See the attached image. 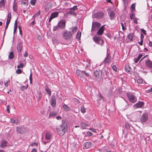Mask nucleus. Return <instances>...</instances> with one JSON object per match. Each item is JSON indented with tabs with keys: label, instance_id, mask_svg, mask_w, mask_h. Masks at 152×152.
Listing matches in <instances>:
<instances>
[{
	"label": "nucleus",
	"instance_id": "f257e3e1",
	"mask_svg": "<svg viewBox=\"0 0 152 152\" xmlns=\"http://www.w3.org/2000/svg\"><path fill=\"white\" fill-rule=\"evenodd\" d=\"M57 131L58 134L60 136H62L65 134L67 130V126L66 124H62L58 126L57 128Z\"/></svg>",
	"mask_w": 152,
	"mask_h": 152
},
{
	"label": "nucleus",
	"instance_id": "f03ea898",
	"mask_svg": "<svg viewBox=\"0 0 152 152\" xmlns=\"http://www.w3.org/2000/svg\"><path fill=\"white\" fill-rule=\"evenodd\" d=\"M62 35L63 38L66 40H69L72 37V33L70 31L66 30H64L63 31Z\"/></svg>",
	"mask_w": 152,
	"mask_h": 152
},
{
	"label": "nucleus",
	"instance_id": "7ed1b4c3",
	"mask_svg": "<svg viewBox=\"0 0 152 152\" xmlns=\"http://www.w3.org/2000/svg\"><path fill=\"white\" fill-rule=\"evenodd\" d=\"M77 74L81 78H84L85 75L88 77L90 76V74L86 72L85 71H80V70L77 69L76 71Z\"/></svg>",
	"mask_w": 152,
	"mask_h": 152
},
{
	"label": "nucleus",
	"instance_id": "20e7f679",
	"mask_svg": "<svg viewBox=\"0 0 152 152\" xmlns=\"http://www.w3.org/2000/svg\"><path fill=\"white\" fill-rule=\"evenodd\" d=\"M126 95L130 102L134 103L136 102L137 99L136 97L132 93L127 92L126 93Z\"/></svg>",
	"mask_w": 152,
	"mask_h": 152
},
{
	"label": "nucleus",
	"instance_id": "39448f33",
	"mask_svg": "<svg viewBox=\"0 0 152 152\" xmlns=\"http://www.w3.org/2000/svg\"><path fill=\"white\" fill-rule=\"evenodd\" d=\"M148 114L147 113H145L141 116L140 118V121L141 123H145L148 120Z\"/></svg>",
	"mask_w": 152,
	"mask_h": 152
},
{
	"label": "nucleus",
	"instance_id": "423d86ee",
	"mask_svg": "<svg viewBox=\"0 0 152 152\" xmlns=\"http://www.w3.org/2000/svg\"><path fill=\"white\" fill-rule=\"evenodd\" d=\"M93 39L95 42L99 45H101L103 43V41L101 37H100L96 36L93 38Z\"/></svg>",
	"mask_w": 152,
	"mask_h": 152
},
{
	"label": "nucleus",
	"instance_id": "0eeeda50",
	"mask_svg": "<svg viewBox=\"0 0 152 152\" xmlns=\"http://www.w3.org/2000/svg\"><path fill=\"white\" fill-rule=\"evenodd\" d=\"M66 21L64 20H60L58 23L57 25L59 28L64 29L65 28Z\"/></svg>",
	"mask_w": 152,
	"mask_h": 152
},
{
	"label": "nucleus",
	"instance_id": "6e6552de",
	"mask_svg": "<svg viewBox=\"0 0 152 152\" xmlns=\"http://www.w3.org/2000/svg\"><path fill=\"white\" fill-rule=\"evenodd\" d=\"M17 131L20 133L23 134L26 132V130L24 126H20L17 127Z\"/></svg>",
	"mask_w": 152,
	"mask_h": 152
},
{
	"label": "nucleus",
	"instance_id": "1a4fd4ad",
	"mask_svg": "<svg viewBox=\"0 0 152 152\" xmlns=\"http://www.w3.org/2000/svg\"><path fill=\"white\" fill-rule=\"evenodd\" d=\"M101 26L100 23L95 22L93 23L92 24V30L95 31Z\"/></svg>",
	"mask_w": 152,
	"mask_h": 152
},
{
	"label": "nucleus",
	"instance_id": "9d476101",
	"mask_svg": "<svg viewBox=\"0 0 152 152\" xmlns=\"http://www.w3.org/2000/svg\"><path fill=\"white\" fill-rule=\"evenodd\" d=\"M93 74L96 78H99L101 77L102 72L99 70H96L94 72Z\"/></svg>",
	"mask_w": 152,
	"mask_h": 152
},
{
	"label": "nucleus",
	"instance_id": "9b49d317",
	"mask_svg": "<svg viewBox=\"0 0 152 152\" xmlns=\"http://www.w3.org/2000/svg\"><path fill=\"white\" fill-rule=\"evenodd\" d=\"M144 105V103L142 102H138L133 106L134 108H140Z\"/></svg>",
	"mask_w": 152,
	"mask_h": 152
},
{
	"label": "nucleus",
	"instance_id": "f8f14e48",
	"mask_svg": "<svg viewBox=\"0 0 152 152\" xmlns=\"http://www.w3.org/2000/svg\"><path fill=\"white\" fill-rule=\"evenodd\" d=\"M104 14L102 12H98L95 13L94 15V17L96 18L99 19L103 17Z\"/></svg>",
	"mask_w": 152,
	"mask_h": 152
},
{
	"label": "nucleus",
	"instance_id": "ddd939ff",
	"mask_svg": "<svg viewBox=\"0 0 152 152\" xmlns=\"http://www.w3.org/2000/svg\"><path fill=\"white\" fill-rule=\"evenodd\" d=\"M52 137V134L50 132H47L45 134V138L48 140H50Z\"/></svg>",
	"mask_w": 152,
	"mask_h": 152
},
{
	"label": "nucleus",
	"instance_id": "4468645a",
	"mask_svg": "<svg viewBox=\"0 0 152 152\" xmlns=\"http://www.w3.org/2000/svg\"><path fill=\"white\" fill-rule=\"evenodd\" d=\"M50 104L52 107H54L56 106V99L55 96H52L50 100Z\"/></svg>",
	"mask_w": 152,
	"mask_h": 152
},
{
	"label": "nucleus",
	"instance_id": "2eb2a0df",
	"mask_svg": "<svg viewBox=\"0 0 152 152\" xmlns=\"http://www.w3.org/2000/svg\"><path fill=\"white\" fill-rule=\"evenodd\" d=\"M58 13L57 12H54L52 13L49 18V22H50L53 19L58 17Z\"/></svg>",
	"mask_w": 152,
	"mask_h": 152
},
{
	"label": "nucleus",
	"instance_id": "dca6fc26",
	"mask_svg": "<svg viewBox=\"0 0 152 152\" xmlns=\"http://www.w3.org/2000/svg\"><path fill=\"white\" fill-rule=\"evenodd\" d=\"M23 41H20L18 43L17 46V48L18 51L19 52H20L21 51V50L22 48L23 45L22 43Z\"/></svg>",
	"mask_w": 152,
	"mask_h": 152
},
{
	"label": "nucleus",
	"instance_id": "f3484780",
	"mask_svg": "<svg viewBox=\"0 0 152 152\" xmlns=\"http://www.w3.org/2000/svg\"><path fill=\"white\" fill-rule=\"evenodd\" d=\"M145 64L147 67L152 69V62L150 60H146Z\"/></svg>",
	"mask_w": 152,
	"mask_h": 152
},
{
	"label": "nucleus",
	"instance_id": "a211bd4d",
	"mask_svg": "<svg viewBox=\"0 0 152 152\" xmlns=\"http://www.w3.org/2000/svg\"><path fill=\"white\" fill-rule=\"evenodd\" d=\"M7 143L5 140H3L1 143L0 147L1 148H4L6 147L7 145Z\"/></svg>",
	"mask_w": 152,
	"mask_h": 152
},
{
	"label": "nucleus",
	"instance_id": "6ab92c4d",
	"mask_svg": "<svg viewBox=\"0 0 152 152\" xmlns=\"http://www.w3.org/2000/svg\"><path fill=\"white\" fill-rule=\"evenodd\" d=\"M104 28L103 27V26H102L99 29L98 31L97 32V34L99 35H102L104 32Z\"/></svg>",
	"mask_w": 152,
	"mask_h": 152
},
{
	"label": "nucleus",
	"instance_id": "aec40b11",
	"mask_svg": "<svg viewBox=\"0 0 152 152\" xmlns=\"http://www.w3.org/2000/svg\"><path fill=\"white\" fill-rule=\"evenodd\" d=\"M10 122L13 124H17L18 123V120L17 118H13L10 120Z\"/></svg>",
	"mask_w": 152,
	"mask_h": 152
},
{
	"label": "nucleus",
	"instance_id": "412c9836",
	"mask_svg": "<svg viewBox=\"0 0 152 152\" xmlns=\"http://www.w3.org/2000/svg\"><path fill=\"white\" fill-rule=\"evenodd\" d=\"M57 114V112L56 111H53L51 112L49 116V118H52L56 116Z\"/></svg>",
	"mask_w": 152,
	"mask_h": 152
},
{
	"label": "nucleus",
	"instance_id": "4be33fe9",
	"mask_svg": "<svg viewBox=\"0 0 152 152\" xmlns=\"http://www.w3.org/2000/svg\"><path fill=\"white\" fill-rule=\"evenodd\" d=\"M70 29L72 31H70L72 33V35L77 31V27L76 26L74 27H72L70 28Z\"/></svg>",
	"mask_w": 152,
	"mask_h": 152
},
{
	"label": "nucleus",
	"instance_id": "5701e85b",
	"mask_svg": "<svg viewBox=\"0 0 152 152\" xmlns=\"http://www.w3.org/2000/svg\"><path fill=\"white\" fill-rule=\"evenodd\" d=\"M134 35L133 34L131 33L129 34L128 36V38L130 40V42H132L133 41V38Z\"/></svg>",
	"mask_w": 152,
	"mask_h": 152
},
{
	"label": "nucleus",
	"instance_id": "b1692460",
	"mask_svg": "<svg viewBox=\"0 0 152 152\" xmlns=\"http://www.w3.org/2000/svg\"><path fill=\"white\" fill-rule=\"evenodd\" d=\"M90 60H87L86 62H84L83 64L84 66H85V69L87 68L89 66L90 64Z\"/></svg>",
	"mask_w": 152,
	"mask_h": 152
},
{
	"label": "nucleus",
	"instance_id": "393cba45",
	"mask_svg": "<svg viewBox=\"0 0 152 152\" xmlns=\"http://www.w3.org/2000/svg\"><path fill=\"white\" fill-rule=\"evenodd\" d=\"M110 59V56L109 54H107V56L104 60V62L105 63H108Z\"/></svg>",
	"mask_w": 152,
	"mask_h": 152
},
{
	"label": "nucleus",
	"instance_id": "a878e982",
	"mask_svg": "<svg viewBox=\"0 0 152 152\" xmlns=\"http://www.w3.org/2000/svg\"><path fill=\"white\" fill-rule=\"evenodd\" d=\"M81 126L82 127V129H86V127L88 125L86 124V123L83 122L81 123Z\"/></svg>",
	"mask_w": 152,
	"mask_h": 152
},
{
	"label": "nucleus",
	"instance_id": "bb28decb",
	"mask_svg": "<svg viewBox=\"0 0 152 152\" xmlns=\"http://www.w3.org/2000/svg\"><path fill=\"white\" fill-rule=\"evenodd\" d=\"M110 17L111 20H113L115 17V14L114 12L111 11L110 14Z\"/></svg>",
	"mask_w": 152,
	"mask_h": 152
},
{
	"label": "nucleus",
	"instance_id": "cd10ccee",
	"mask_svg": "<svg viewBox=\"0 0 152 152\" xmlns=\"http://www.w3.org/2000/svg\"><path fill=\"white\" fill-rule=\"evenodd\" d=\"M62 107L63 109L66 111H69L70 109L69 107L67 106L66 104H63Z\"/></svg>",
	"mask_w": 152,
	"mask_h": 152
},
{
	"label": "nucleus",
	"instance_id": "c85d7f7f",
	"mask_svg": "<svg viewBox=\"0 0 152 152\" xmlns=\"http://www.w3.org/2000/svg\"><path fill=\"white\" fill-rule=\"evenodd\" d=\"M91 143L89 142H86L84 144V146L85 148H89L91 145Z\"/></svg>",
	"mask_w": 152,
	"mask_h": 152
},
{
	"label": "nucleus",
	"instance_id": "c756f323",
	"mask_svg": "<svg viewBox=\"0 0 152 152\" xmlns=\"http://www.w3.org/2000/svg\"><path fill=\"white\" fill-rule=\"evenodd\" d=\"M36 97L37 98L38 100H39L41 98L42 95L41 92L40 91H38L36 94Z\"/></svg>",
	"mask_w": 152,
	"mask_h": 152
},
{
	"label": "nucleus",
	"instance_id": "7c9ffc66",
	"mask_svg": "<svg viewBox=\"0 0 152 152\" xmlns=\"http://www.w3.org/2000/svg\"><path fill=\"white\" fill-rule=\"evenodd\" d=\"M45 90L48 94L49 96H50L51 95V91L47 86H45Z\"/></svg>",
	"mask_w": 152,
	"mask_h": 152
},
{
	"label": "nucleus",
	"instance_id": "2f4dec72",
	"mask_svg": "<svg viewBox=\"0 0 152 152\" xmlns=\"http://www.w3.org/2000/svg\"><path fill=\"white\" fill-rule=\"evenodd\" d=\"M81 36V32L80 31H78L76 35V38L78 40H80Z\"/></svg>",
	"mask_w": 152,
	"mask_h": 152
},
{
	"label": "nucleus",
	"instance_id": "473e14b6",
	"mask_svg": "<svg viewBox=\"0 0 152 152\" xmlns=\"http://www.w3.org/2000/svg\"><path fill=\"white\" fill-rule=\"evenodd\" d=\"M28 87V85L27 84L26 86H21L20 88V89L22 91H23L26 90Z\"/></svg>",
	"mask_w": 152,
	"mask_h": 152
},
{
	"label": "nucleus",
	"instance_id": "72a5a7b5",
	"mask_svg": "<svg viewBox=\"0 0 152 152\" xmlns=\"http://www.w3.org/2000/svg\"><path fill=\"white\" fill-rule=\"evenodd\" d=\"M125 70L127 72H129L131 70V68L129 65H126L125 66Z\"/></svg>",
	"mask_w": 152,
	"mask_h": 152
},
{
	"label": "nucleus",
	"instance_id": "f704fd0d",
	"mask_svg": "<svg viewBox=\"0 0 152 152\" xmlns=\"http://www.w3.org/2000/svg\"><path fill=\"white\" fill-rule=\"evenodd\" d=\"M69 13L74 16H75L76 15V13L75 12V11L72 10L71 8L70 9V11L69 12Z\"/></svg>",
	"mask_w": 152,
	"mask_h": 152
},
{
	"label": "nucleus",
	"instance_id": "c9c22d12",
	"mask_svg": "<svg viewBox=\"0 0 152 152\" xmlns=\"http://www.w3.org/2000/svg\"><path fill=\"white\" fill-rule=\"evenodd\" d=\"M40 10L38 11L33 16V18L34 19H35L37 16H38L40 15Z\"/></svg>",
	"mask_w": 152,
	"mask_h": 152
},
{
	"label": "nucleus",
	"instance_id": "e433bc0d",
	"mask_svg": "<svg viewBox=\"0 0 152 152\" xmlns=\"http://www.w3.org/2000/svg\"><path fill=\"white\" fill-rule=\"evenodd\" d=\"M14 57L13 53L12 52H11L10 53L9 56V58L10 59H12Z\"/></svg>",
	"mask_w": 152,
	"mask_h": 152
},
{
	"label": "nucleus",
	"instance_id": "4c0bfd02",
	"mask_svg": "<svg viewBox=\"0 0 152 152\" xmlns=\"http://www.w3.org/2000/svg\"><path fill=\"white\" fill-rule=\"evenodd\" d=\"M135 4H133L131 6V11L133 12L135 10Z\"/></svg>",
	"mask_w": 152,
	"mask_h": 152
},
{
	"label": "nucleus",
	"instance_id": "58836bf2",
	"mask_svg": "<svg viewBox=\"0 0 152 152\" xmlns=\"http://www.w3.org/2000/svg\"><path fill=\"white\" fill-rule=\"evenodd\" d=\"M80 111L83 113H84L86 112V109L83 105L81 107Z\"/></svg>",
	"mask_w": 152,
	"mask_h": 152
},
{
	"label": "nucleus",
	"instance_id": "ea45409f",
	"mask_svg": "<svg viewBox=\"0 0 152 152\" xmlns=\"http://www.w3.org/2000/svg\"><path fill=\"white\" fill-rule=\"evenodd\" d=\"M36 2V0H31L30 1L31 4L33 5H34Z\"/></svg>",
	"mask_w": 152,
	"mask_h": 152
},
{
	"label": "nucleus",
	"instance_id": "a19ab883",
	"mask_svg": "<svg viewBox=\"0 0 152 152\" xmlns=\"http://www.w3.org/2000/svg\"><path fill=\"white\" fill-rule=\"evenodd\" d=\"M58 28H59L58 25H57L56 26H54L53 29V31H55L57 30Z\"/></svg>",
	"mask_w": 152,
	"mask_h": 152
},
{
	"label": "nucleus",
	"instance_id": "79ce46f5",
	"mask_svg": "<svg viewBox=\"0 0 152 152\" xmlns=\"http://www.w3.org/2000/svg\"><path fill=\"white\" fill-rule=\"evenodd\" d=\"M29 79L30 80V84H31L32 83V73H31H31L30 74Z\"/></svg>",
	"mask_w": 152,
	"mask_h": 152
},
{
	"label": "nucleus",
	"instance_id": "37998d69",
	"mask_svg": "<svg viewBox=\"0 0 152 152\" xmlns=\"http://www.w3.org/2000/svg\"><path fill=\"white\" fill-rule=\"evenodd\" d=\"M125 127L127 129H129L130 127L129 123L127 122L125 123Z\"/></svg>",
	"mask_w": 152,
	"mask_h": 152
},
{
	"label": "nucleus",
	"instance_id": "c03bdc74",
	"mask_svg": "<svg viewBox=\"0 0 152 152\" xmlns=\"http://www.w3.org/2000/svg\"><path fill=\"white\" fill-rule=\"evenodd\" d=\"M144 54L142 53V54H140L137 58L138 59L140 60L143 56Z\"/></svg>",
	"mask_w": 152,
	"mask_h": 152
},
{
	"label": "nucleus",
	"instance_id": "a18cd8bd",
	"mask_svg": "<svg viewBox=\"0 0 152 152\" xmlns=\"http://www.w3.org/2000/svg\"><path fill=\"white\" fill-rule=\"evenodd\" d=\"M130 17L131 19H132L133 18H134V15L133 12L132 14H130Z\"/></svg>",
	"mask_w": 152,
	"mask_h": 152
},
{
	"label": "nucleus",
	"instance_id": "49530a36",
	"mask_svg": "<svg viewBox=\"0 0 152 152\" xmlns=\"http://www.w3.org/2000/svg\"><path fill=\"white\" fill-rule=\"evenodd\" d=\"M13 10L15 12H16L17 10V8L15 5V3H14L13 7Z\"/></svg>",
	"mask_w": 152,
	"mask_h": 152
},
{
	"label": "nucleus",
	"instance_id": "de8ad7c7",
	"mask_svg": "<svg viewBox=\"0 0 152 152\" xmlns=\"http://www.w3.org/2000/svg\"><path fill=\"white\" fill-rule=\"evenodd\" d=\"M87 136H91L92 135V133L91 132L88 131L87 132Z\"/></svg>",
	"mask_w": 152,
	"mask_h": 152
},
{
	"label": "nucleus",
	"instance_id": "09e8293b",
	"mask_svg": "<svg viewBox=\"0 0 152 152\" xmlns=\"http://www.w3.org/2000/svg\"><path fill=\"white\" fill-rule=\"evenodd\" d=\"M22 71L20 69H17L16 71V73L18 74H20L22 73Z\"/></svg>",
	"mask_w": 152,
	"mask_h": 152
},
{
	"label": "nucleus",
	"instance_id": "8fccbe9b",
	"mask_svg": "<svg viewBox=\"0 0 152 152\" xmlns=\"http://www.w3.org/2000/svg\"><path fill=\"white\" fill-rule=\"evenodd\" d=\"M23 67V64L22 63H20L19 65L17 66L18 68H22Z\"/></svg>",
	"mask_w": 152,
	"mask_h": 152
},
{
	"label": "nucleus",
	"instance_id": "3c124183",
	"mask_svg": "<svg viewBox=\"0 0 152 152\" xmlns=\"http://www.w3.org/2000/svg\"><path fill=\"white\" fill-rule=\"evenodd\" d=\"M143 39L142 38H141L140 42H138V43L141 45H142L143 44Z\"/></svg>",
	"mask_w": 152,
	"mask_h": 152
},
{
	"label": "nucleus",
	"instance_id": "603ef678",
	"mask_svg": "<svg viewBox=\"0 0 152 152\" xmlns=\"http://www.w3.org/2000/svg\"><path fill=\"white\" fill-rule=\"evenodd\" d=\"M113 69L116 72L117 71V68L114 65L112 66Z\"/></svg>",
	"mask_w": 152,
	"mask_h": 152
},
{
	"label": "nucleus",
	"instance_id": "864d4df0",
	"mask_svg": "<svg viewBox=\"0 0 152 152\" xmlns=\"http://www.w3.org/2000/svg\"><path fill=\"white\" fill-rule=\"evenodd\" d=\"M104 74H105L106 76H108L109 74V72H107L106 69H105L104 72H103Z\"/></svg>",
	"mask_w": 152,
	"mask_h": 152
},
{
	"label": "nucleus",
	"instance_id": "5fc2aeb1",
	"mask_svg": "<svg viewBox=\"0 0 152 152\" xmlns=\"http://www.w3.org/2000/svg\"><path fill=\"white\" fill-rule=\"evenodd\" d=\"M137 82L138 83L141 84L142 83V81L141 79H138L137 80Z\"/></svg>",
	"mask_w": 152,
	"mask_h": 152
},
{
	"label": "nucleus",
	"instance_id": "6e6d98bb",
	"mask_svg": "<svg viewBox=\"0 0 152 152\" xmlns=\"http://www.w3.org/2000/svg\"><path fill=\"white\" fill-rule=\"evenodd\" d=\"M141 32L145 35H146V31L145 30H144V29H141Z\"/></svg>",
	"mask_w": 152,
	"mask_h": 152
},
{
	"label": "nucleus",
	"instance_id": "4d7b16f0",
	"mask_svg": "<svg viewBox=\"0 0 152 152\" xmlns=\"http://www.w3.org/2000/svg\"><path fill=\"white\" fill-rule=\"evenodd\" d=\"M28 56V52L27 51H25L24 53L23 54V56L24 57H26Z\"/></svg>",
	"mask_w": 152,
	"mask_h": 152
},
{
	"label": "nucleus",
	"instance_id": "13d9d810",
	"mask_svg": "<svg viewBox=\"0 0 152 152\" xmlns=\"http://www.w3.org/2000/svg\"><path fill=\"white\" fill-rule=\"evenodd\" d=\"M133 22L134 23H136V24L137 23V19L136 18H134L133 19Z\"/></svg>",
	"mask_w": 152,
	"mask_h": 152
},
{
	"label": "nucleus",
	"instance_id": "bf43d9fd",
	"mask_svg": "<svg viewBox=\"0 0 152 152\" xmlns=\"http://www.w3.org/2000/svg\"><path fill=\"white\" fill-rule=\"evenodd\" d=\"M11 12H9L8 13L7 17V19H11Z\"/></svg>",
	"mask_w": 152,
	"mask_h": 152
},
{
	"label": "nucleus",
	"instance_id": "052dcab7",
	"mask_svg": "<svg viewBox=\"0 0 152 152\" xmlns=\"http://www.w3.org/2000/svg\"><path fill=\"white\" fill-rule=\"evenodd\" d=\"M31 145L32 146H38V144L36 142H34V143H32Z\"/></svg>",
	"mask_w": 152,
	"mask_h": 152
},
{
	"label": "nucleus",
	"instance_id": "680f3d73",
	"mask_svg": "<svg viewBox=\"0 0 152 152\" xmlns=\"http://www.w3.org/2000/svg\"><path fill=\"white\" fill-rule=\"evenodd\" d=\"M10 107L9 105H8L7 107V111L8 113H10V111L9 110V108Z\"/></svg>",
	"mask_w": 152,
	"mask_h": 152
},
{
	"label": "nucleus",
	"instance_id": "e2e57ef3",
	"mask_svg": "<svg viewBox=\"0 0 152 152\" xmlns=\"http://www.w3.org/2000/svg\"><path fill=\"white\" fill-rule=\"evenodd\" d=\"M89 130H90L91 131H92V132H94L96 133V132L95 129L93 128H91L89 129Z\"/></svg>",
	"mask_w": 152,
	"mask_h": 152
},
{
	"label": "nucleus",
	"instance_id": "0e129e2a",
	"mask_svg": "<svg viewBox=\"0 0 152 152\" xmlns=\"http://www.w3.org/2000/svg\"><path fill=\"white\" fill-rule=\"evenodd\" d=\"M71 9L74 11H75L77 9V6H74L73 7L71 8Z\"/></svg>",
	"mask_w": 152,
	"mask_h": 152
},
{
	"label": "nucleus",
	"instance_id": "69168bd1",
	"mask_svg": "<svg viewBox=\"0 0 152 152\" xmlns=\"http://www.w3.org/2000/svg\"><path fill=\"white\" fill-rule=\"evenodd\" d=\"M9 82V81H7L4 83V85L6 87H7L8 86Z\"/></svg>",
	"mask_w": 152,
	"mask_h": 152
},
{
	"label": "nucleus",
	"instance_id": "338daca9",
	"mask_svg": "<svg viewBox=\"0 0 152 152\" xmlns=\"http://www.w3.org/2000/svg\"><path fill=\"white\" fill-rule=\"evenodd\" d=\"M74 101L77 103H79L80 102L79 100L76 99L75 98L74 99Z\"/></svg>",
	"mask_w": 152,
	"mask_h": 152
},
{
	"label": "nucleus",
	"instance_id": "774afa93",
	"mask_svg": "<svg viewBox=\"0 0 152 152\" xmlns=\"http://www.w3.org/2000/svg\"><path fill=\"white\" fill-rule=\"evenodd\" d=\"M61 118H62V117L60 116H58L56 117V119L58 120H61Z\"/></svg>",
	"mask_w": 152,
	"mask_h": 152
}]
</instances>
